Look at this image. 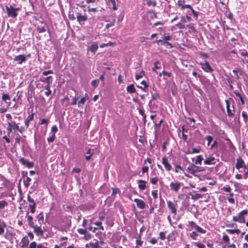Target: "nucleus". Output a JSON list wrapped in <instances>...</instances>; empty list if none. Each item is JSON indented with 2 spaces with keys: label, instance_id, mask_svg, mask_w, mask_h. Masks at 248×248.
<instances>
[{
  "label": "nucleus",
  "instance_id": "1",
  "mask_svg": "<svg viewBox=\"0 0 248 248\" xmlns=\"http://www.w3.org/2000/svg\"><path fill=\"white\" fill-rule=\"evenodd\" d=\"M28 225L33 230V232L37 236L43 237L45 230L44 228H42L41 225L38 224H34L33 222V218L31 216L29 215V213H27L26 215Z\"/></svg>",
  "mask_w": 248,
  "mask_h": 248
},
{
  "label": "nucleus",
  "instance_id": "2",
  "mask_svg": "<svg viewBox=\"0 0 248 248\" xmlns=\"http://www.w3.org/2000/svg\"><path fill=\"white\" fill-rule=\"evenodd\" d=\"M5 8L8 16L14 18H16L18 15L17 12L20 10V8H14L12 5H6Z\"/></svg>",
  "mask_w": 248,
  "mask_h": 248
},
{
  "label": "nucleus",
  "instance_id": "3",
  "mask_svg": "<svg viewBox=\"0 0 248 248\" xmlns=\"http://www.w3.org/2000/svg\"><path fill=\"white\" fill-rule=\"evenodd\" d=\"M248 215V210L247 209L243 210L239 213L238 216H233L232 217V220L240 223H245V217L247 216Z\"/></svg>",
  "mask_w": 248,
  "mask_h": 248
},
{
  "label": "nucleus",
  "instance_id": "4",
  "mask_svg": "<svg viewBox=\"0 0 248 248\" xmlns=\"http://www.w3.org/2000/svg\"><path fill=\"white\" fill-rule=\"evenodd\" d=\"M7 126L6 127V129L7 130V133L9 135L13 131L16 133L18 131L19 129V124H18L16 123L14 121H11L10 122H8L7 123Z\"/></svg>",
  "mask_w": 248,
  "mask_h": 248
},
{
  "label": "nucleus",
  "instance_id": "5",
  "mask_svg": "<svg viewBox=\"0 0 248 248\" xmlns=\"http://www.w3.org/2000/svg\"><path fill=\"white\" fill-rule=\"evenodd\" d=\"M187 171L191 174L195 175L197 172H200L204 170V168L196 166L194 164H190L187 168Z\"/></svg>",
  "mask_w": 248,
  "mask_h": 248
},
{
  "label": "nucleus",
  "instance_id": "6",
  "mask_svg": "<svg viewBox=\"0 0 248 248\" xmlns=\"http://www.w3.org/2000/svg\"><path fill=\"white\" fill-rule=\"evenodd\" d=\"M225 103L226 105L227 115L229 117H233L235 112V108L234 106L232 105V107H231L230 102L228 100H225Z\"/></svg>",
  "mask_w": 248,
  "mask_h": 248
},
{
  "label": "nucleus",
  "instance_id": "7",
  "mask_svg": "<svg viewBox=\"0 0 248 248\" xmlns=\"http://www.w3.org/2000/svg\"><path fill=\"white\" fill-rule=\"evenodd\" d=\"M167 204L168 207L170 210L171 213L176 215L177 214V203L176 202H172V201L169 200L167 201Z\"/></svg>",
  "mask_w": 248,
  "mask_h": 248
},
{
  "label": "nucleus",
  "instance_id": "8",
  "mask_svg": "<svg viewBox=\"0 0 248 248\" xmlns=\"http://www.w3.org/2000/svg\"><path fill=\"white\" fill-rule=\"evenodd\" d=\"M200 64L202 69L205 72L211 73L214 70L207 61H205L204 62H201Z\"/></svg>",
  "mask_w": 248,
  "mask_h": 248
},
{
  "label": "nucleus",
  "instance_id": "9",
  "mask_svg": "<svg viewBox=\"0 0 248 248\" xmlns=\"http://www.w3.org/2000/svg\"><path fill=\"white\" fill-rule=\"evenodd\" d=\"M14 61L16 62L17 64H22L27 61V57L25 55H19L15 57Z\"/></svg>",
  "mask_w": 248,
  "mask_h": 248
},
{
  "label": "nucleus",
  "instance_id": "10",
  "mask_svg": "<svg viewBox=\"0 0 248 248\" xmlns=\"http://www.w3.org/2000/svg\"><path fill=\"white\" fill-rule=\"evenodd\" d=\"M182 186L180 182H176L175 183L171 182L170 185V189L175 193H177Z\"/></svg>",
  "mask_w": 248,
  "mask_h": 248
},
{
  "label": "nucleus",
  "instance_id": "11",
  "mask_svg": "<svg viewBox=\"0 0 248 248\" xmlns=\"http://www.w3.org/2000/svg\"><path fill=\"white\" fill-rule=\"evenodd\" d=\"M22 175L23 178L24 179V180H23L24 185L25 187L28 188L30 185V183L31 181V178H30L29 177H28L27 176V171H22Z\"/></svg>",
  "mask_w": 248,
  "mask_h": 248
},
{
  "label": "nucleus",
  "instance_id": "12",
  "mask_svg": "<svg viewBox=\"0 0 248 248\" xmlns=\"http://www.w3.org/2000/svg\"><path fill=\"white\" fill-rule=\"evenodd\" d=\"M77 21L80 25L84 24L85 21L87 20V16L85 15H81L79 13H77Z\"/></svg>",
  "mask_w": 248,
  "mask_h": 248
},
{
  "label": "nucleus",
  "instance_id": "13",
  "mask_svg": "<svg viewBox=\"0 0 248 248\" xmlns=\"http://www.w3.org/2000/svg\"><path fill=\"white\" fill-rule=\"evenodd\" d=\"M35 113L31 111V114H30L27 118L25 120L24 124L26 128H28L30 125V123L31 121L34 119Z\"/></svg>",
  "mask_w": 248,
  "mask_h": 248
},
{
  "label": "nucleus",
  "instance_id": "14",
  "mask_svg": "<svg viewBox=\"0 0 248 248\" xmlns=\"http://www.w3.org/2000/svg\"><path fill=\"white\" fill-rule=\"evenodd\" d=\"M19 161L22 165L26 166L28 168H31L34 166L33 162L29 161L24 157H21Z\"/></svg>",
  "mask_w": 248,
  "mask_h": 248
},
{
  "label": "nucleus",
  "instance_id": "15",
  "mask_svg": "<svg viewBox=\"0 0 248 248\" xmlns=\"http://www.w3.org/2000/svg\"><path fill=\"white\" fill-rule=\"evenodd\" d=\"M134 201L136 203L137 207L140 209H143L145 208L146 204L143 200L136 198L134 200Z\"/></svg>",
  "mask_w": 248,
  "mask_h": 248
},
{
  "label": "nucleus",
  "instance_id": "16",
  "mask_svg": "<svg viewBox=\"0 0 248 248\" xmlns=\"http://www.w3.org/2000/svg\"><path fill=\"white\" fill-rule=\"evenodd\" d=\"M162 163L163 164L165 169L167 170L170 171V170H171V166L170 164L169 163L168 159L166 156L163 157L162 160Z\"/></svg>",
  "mask_w": 248,
  "mask_h": 248
},
{
  "label": "nucleus",
  "instance_id": "17",
  "mask_svg": "<svg viewBox=\"0 0 248 248\" xmlns=\"http://www.w3.org/2000/svg\"><path fill=\"white\" fill-rule=\"evenodd\" d=\"M245 163L244 160L241 157H239L236 159V163L235 164V168L237 170H239L241 168H242L243 166H244V164Z\"/></svg>",
  "mask_w": 248,
  "mask_h": 248
},
{
  "label": "nucleus",
  "instance_id": "18",
  "mask_svg": "<svg viewBox=\"0 0 248 248\" xmlns=\"http://www.w3.org/2000/svg\"><path fill=\"white\" fill-rule=\"evenodd\" d=\"M216 163V159L212 156L206 158L204 161V164L205 165H215Z\"/></svg>",
  "mask_w": 248,
  "mask_h": 248
},
{
  "label": "nucleus",
  "instance_id": "19",
  "mask_svg": "<svg viewBox=\"0 0 248 248\" xmlns=\"http://www.w3.org/2000/svg\"><path fill=\"white\" fill-rule=\"evenodd\" d=\"M104 243V242L103 241L96 240L95 242H90L89 245L91 246L92 248H102L100 246V244L102 245Z\"/></svg>",
  "mask_w": 248,
  "mask_h": 248
},
{
  "label": "nucleus",
  "instance_id": "20",
  "mask_svg": "<svg viewBox=\"0 0 248 248\" xmlns=\"http://www.w3.org/2000/svg\"><path fill=\"white\" fill-rule=\"evenodd\" d=\"M2 100L4 101L6 103L8 104L7 108H8L11 104L10 100L11 98L9 94L4 93L2 94L1 97Z\"/></svg>",
  "mask_w": 248,
  "mask_h": 248
},
{
  "label": "nucleus",
  "instance_id": "21",
  "mask_svg": "<svg viewBox=\"0 0 248 248\" xmlns=\"http://www.w3.org/2000/svg\"><path fill=\"white\" fill-rule=\"evenodd\" d=\"M137 183L138 184V187L140 190H143L146 189V181L142 180H139L137 181Z\"/></svg>",
  "mask_w": 248,
  "mask_h": 248
},
{
  "label": "nucleus",
  "instance_id": "22",
  "mask_svg": "<svg viewBox=\"0 0 248 248\" xmlns=\"http://www.w3.org/2000/svg\"><path fill=\"white\" fill-rule=\"evenodd\" d=\"M41 23L43 25L41 27L38 26L37 27V30L39 33H43L46 31L47 28V26L46 23L43 21H42Z\"/></svg>",
  "mask_w": 248,
  "mask_h": 248
},
{
  "label": "nucleus",
  "instance_id": "23",
  "mask_svg": "<svg viewBox=\"0 0 248 248\" xmlns=\"http://www.w3.org/2000/svg\"><path fill=\"white\" fill-rule=\"evenodd\" d=\"M29 243V240L27 236H24L21 241V246L22 248L27 247Z\"/></svg>",
  "mask_w": 248,
  "mask_h": 248
},
{
  "label": "nucleus",
  "instance_id": "24",
  "mask_svg": "<svg viewBox=\"0 0 248 248\" xmlns=\"http://www.w3.org/2000/svg\"><path fill=\"white\" fill-rule=\"evenodd\" d=\"M61 101L62 105L64 107H67L71 105L69 102V99L67 96L64 97L63 98L61 99Z\"/></svg>",
  "mask_w": 248,
  "mask_h": 248
},
{
  "label": "nucleus",
  "instance_id": "25",
  "mask_svg": "<svg viewBox=\"0 0 248 248\" xmlns=\"http://www.w3.org/2000/svg\"><path fill=\"white\" fill-rule=\"evenodd\" d=\"M86 154L88 155L85 156L86 160L87 161H89L91 159L93 155L94 154V152L93 151V150L90 148H88Z\"/></svg>",
  "mask_w": 248,
  "mask_h": 248
},
{
  "label": "nucleus",
  "instance_id": "26",
  "mask_svg": "<svg viewBox=\"0 0 248 248\" xmlns=\"http://www.w3.org/2000/svg\"><path fill=\"white\" fill-rule=\"evenodd\" d=\"M189 195L191 196V199L194 201H196L198 199L202 198L204 195L203 194L200 193H195L194 194H191L189 193Z\"/></svg>",
  "mask_w": 248,
  "mask_h": 248
},
{
  "label": "nucleus",
  "instance_id": "27",
  "mask_svg": "<svg viewBox=\"0 0 248 248\" xmlns=\"http://www.w3.org/2000/svg\"><path fill=\"white\" fill-rule=\"evenodd\" d=\"M232 72L234 73L235 76L236 77V78L238 79L239 78V76H242L243 74V72L242 70L237 68L236 69H234L232 71Z\"/></svg>",
  "mask_w": 248,
  "mask_h": 248
},
{
  "label": "nucleus",
  "instance_id": "28",
  "mask_svg": "<svg viewBox=\"0 0 248 248\" xmlns=\"http://www.w3.org/2000/svg\"><path fill=\"white\" fill-rule=\"evenodd\" d=\"M6 227L5 222L0 219V235L2 234L4 232V229Z\"/></svg>",
  "mask_w": 248,
  "mask_h": 248
},
{
  "label": "nucleus",
  "instance_id": "29",
  "mask_svg": "<svg viewBox=\"0 0 248 248\" xmlns=\"http://www.w3.org/2000/svg\"><path fill=\"white\" fill-rule=\"evenodd\" d=\"M126 91L128 93H135L136 92V89L134 87V84H132L128 85L126 87Z\"/></svg>",
  "mask_w": 248,
  "mask_h": 248
},
{
  "label": "nucleus",
  "instance_id": "30",
  "mask_svg": "<svg viewBox=\"0 0 248 248\" xmlns=\"http://www.w3.org/2000/svg\"><path fill=\"white\" fill-rule=\"evenodd\" d=\"M234 194L233 192H230L229 194V196L227 198V200L229 203L231 204L235 203V200L233 198Z\"/></svg>",
  "mask_w": 248,
  "mask_h": 248
},
{
  "label": "nucleus",
  "instance_id": "31",
  "mask_svg": "<svg viewBox=\"0 0 248 248\" xmlns=\"http://www.w3.org/2000/svg\"><path fill=\"white\" fill-rule=\"evenodd\" d=\"M36 218L38 221L39 224H41V223H44V214L43 212H41L37 217Z\"/></svg>",
  "mask_w": 248,
  "mask_h": 248
},
{
  "label": "nucleus",
  "instance_id": "32",
  "mask_svg": "<svg viewBox=\"0 0 248 248\" xmlns=\"http://www.w3.org/2000/svg\"><path fill=\"white\" fill-rule=\"evenodd\" d=\"M98 48V45L96 43H94L92 44L89 47V50L93 53H95V51L97 50Z\"/></svg>",
  "mask_w": 248,
  "mask_h": 248
},
{
  "label": "nucleus",
  "instance_id": "33",
  "mask_svg": "<svg viewBox=\"0 0 248 248\" xmlns=\"http://www.w3.org/2000/svg\"><path fill=\"white\" fill-rule=\"evenodd\" d=\"M44 89L46 90L45 92V94L46 96H49L51 94V90L50 89V85H46L44 86Z\"/></svg>",
  "mask_w": 248,
  "mask_h": 248
},
{
  "label": "nucleus",
  "instance_id": "34",
  "mask_svg": "<svg viewBox=\"0 0 248 248\" xmlns=\"http://www.w3.org/2000/svg\"><path fill=\"white\" fill-rule=\"evenodd\" d=\"M136 244L138 246H142L143 242L141 240V233L136 237Z\"/></svg>",
  "mask_w": 248,
  "mask_h": 248
},
{
  "label": "nucleus",
  "instance_id": "35",
  "mask_svg": "<svg viewBox=\"0 0 248 248\" xmlns=\"http://www.w3.org/2000/svg\"><path fill=\"white\" fill-rule=\"evenodd\" d=\"M8 205V202L5 200L0 201V210L3 209Z\"/></svg>",
  "mask_w": 248,
  "mask_h": 248
},
{
  "label": "nucleus",
  "instance_id": "36",
  "mask_svg": "<svg viewBox=\"0 0 248 248\" xmlns=\"http://www.w3.org/2000/svg\"><path fill=\"white\" fill-rule=\"evenodd\" d=\"M226 231L228 233L231 234L234 233L239 234L240 232V230L238 229H235L233 230L227 229L226 230Z\"/></svg>",
  "mask_w": 248,
  "mask_h": 248
},
{
  "label": "nucleus",
  "instance_id": "37",
  "mask_svg": "<svg viewBox=\"0 0 248 248\" xmlns=\"http://www.w3.org/2000/svg\"><path fill=\"white\" fill-rule=\"evenodd\" d=\"M203 160V158L202 155H198L197 156V159L195 162V164L201 165L202 161Z\"/></svg>",
  "mask_w": 248,
  "mask_h": 248
},
{
  "label": "nucleus",
  "instance_id": "38",
  "mask_svg": "<svg viewBox=\"0 0 248 248\" xmlns=\"http://www.w3.org/2000/svg\"><path fill=\"white\" fill-rule=\"evenodd\" d=\"M52 77L50 76L45 78V80H42V81H46L47 83L46 85H50L52 83Z\"/></svg>",
  "mask_w": 248,
  "mask_h": 248
},
{
  "label": "nucleus",
  "instance_id": "39",
  "mask_svg": "<svg viewBox=\"0 0 248 248\" xmlns=\"http://www.w3.org/2000/svg\"><path fill=\"white\" fill-rule=\"evenodd\" d=\"M145 73L143 70L141 71L139 74L135 75V78L137 80L142 78L144 76Z\"/></svg>",
  "mask_w": 248,
  "mask_h": 248
},
{
  "label": "nucleus",
  "instance_id": "40",
  "mask_svg": "<svg viewBox=\"0 0 248 248\" xmlns=\"http://www.w3.org/2000/svg\"><path fill=\"white\" fill-rule=\"evenodd\" d=\"M94 224L98 227L97 228H94L95 230L98 229H100L101 230L104 231V229L103 226L102 225V222H100V221H96V222L94 223Z\"/></svg>",
  "mask_w": 248,
  "mask_h": 248
},
{
  "label": "nucleus",
  "instance_id": "41",
  "mask_svg": "<svg viewBox=\"0 0 248 248\" xmlns=\"http://www.w3.org/2000/svg\"><path fill=\"white\" fill-rule=\"evenodd\" d=\"M29 206L30 208L31 213V214H34L35 212L36 203H33V204H30Z\"/></svg>",
  "mask_w": 248,
  "mask_h": 248
},
{
  "label": "nucleus",
  "instance_id": "42",
  "mask_svg": "<svg viewBox=\"0 0 248 248\" xmlns=\"http://www.w3.org/2000/svg\"><path fill=\"white\" fill-rule=\"evenodd\" d=\"M160 63L158 61L154 62V67L152 68V71L156 72V69L160 68Z\"/></svg>",
  "mask_w": 248,
  "mask_h": 248
},
{
  "label": "nucleus",
  "instance_id": "43",
  "mask_svg": "<svg viewBox=\"0 0 248 248\" xmlns=\"http://www.w3.org/2000/svg\"><path fill=\"white\" fill-rule=\"evenodd\" d=\"M195 230L199 232L202 233H205L206 232V231L205 230H204L201 227H200L198 225H197Z\"/></svg>",
  "mask_w": 248,
  "mask_h": 248
},
{
  "label": "nucleus",
  "instance_id": "44",
  "mask_svg": "<svg viewBox=\"0 0 248 248\" xmlns=\"http://www.w3.org/2000/svg\"><path fill=\"white\" fill-rule=\"evenodd\" d=\"M15 145L16 144H17L18 145H20V141H21V137L18 134H16V137L15 139Z\"/></svg>",
  "mask_w": 248,
  "mask_h": 248
},
{
  "label": "nucleus",
  "instance_id": "45",
  "mask_svg": "<svg viewBox=\"0 0 248 248\" xmlns=\"http://www.w3.org/2000/svg\"><path fill=\"white\" fill-rule=\"evenodd\" d=\"M99 82V79H94L91 82V85L94 88H96L98 85Z\"/></svg>",
  "mask_w": 248,
  "mask_h": 248
},
{
  "label": "nucleus",
  "instance_id": "46",
  "mask_svg": "<svg viewBox=\"0 0 248 248\" xmlns=\"http://www.w3.org/2000/svg\"><path fill=\"white\" fill-rule=\"evenodd\" d=\"M221 190L225 192L230 193L231 191L232 188L229 186H223L221 188Z\"/></svg>",
  "mask_w": 248,
  "mask_h": 248
},
{
  "label": "nucleus",
  "instance_id": "47",
  "mask_svg": "<svg viewBox=\"0 0 248 248\" xmlns=\"http://www.w3.org/2000/svg\"><path fill=\"white\" fill-rule=\"evenodd\" d=\"M198 234L197 233L195 232H192L190 234V237L193 239V240H197V236Z\"/></svg>",
  "mask_w": 248,
  "mask_h": 248
},
{
  "label": "nucleus",
  "instance_id": "48",
  "mask_svg": "<svg viewBox=\"0 0 248 248\" xmlns=\"http://www.w3.org/2000/svg\"><path fill=\"white\" fill-rule=\"evenodd\" d=\"M158 180V178L157 177H155L153 178H151L150 179V183L153 185H155L157 184Z\"/></svg>",
  "mask_w": 248,
  "mask_h": 248
},
{
  "label": "nucleus",
  "instance_id": "49",
  "mask_svg": "<svg viewBox=\"0 0 248 248\" xmlns=\"http://www.w3.org/2000/svg\"><path fill=\"white\" fill-rule=\"evenodd\" d=\"M85 100L84 98H81V99L78 102V107H82L84 105Z\"/></svg>",
  "mask_w": 248,
  "mask_h": 248
},
{
  "label": "nucleus",
  "instance_id": "50",
  "mask_svg": "<svg viewBox=\"0 0 248 248\" xmlns=\"http://www.w3.org/2000/svg\"><path fill=\"white\" fill-rule=\"evenodd\" d=\"M56 139V136L55 134H52L49 138H47V140L49 142H53Z\"/></svg>",
  "mask_w": 248,
  "mask_h": 248
},
{
  "label": "nucleus",
  "instance_id": "51",
  "mask_svg": "<svg viewBox=\"0 0 248 248\" xmlns=\"http://www.w3.org/2000/svg\"><path fill=\"white\" fill-rule=\"evenodd\" d=\"M147 4L148 6L152 5L153 7H155L156 5V2L155 1H153L151 0H149L147 2Z\"/></svg>",
  "mask_w": 248,
  "mask_h": 248
},
{
  "label": "nucleus",
  "instance_id": "52",
  "mask_svg": "<svg viewBox=\"0 0 248 248\" xmlns=\"http://www.w3.org/2000/svg\"><path fill=\"white\" fill-rule=\"evenodd\" d=\"M37 246L36 242L35 241H32L30 244L29 247L27 248H37Z\"/></svg>",
  "mask_w": 248,
  "mask_h": 248
},
{
  "label": "nucleus",
  "instance_id": "53",
  "mask_svg": "<svg viewBox=\"0 0 248 248\" xmlns=\"http://www.w3.org/2000/svg\"><path fill=\"white\" fill-rule=\"evenodd\" d=\"M242 117L244 119V121L246 122L248 120V114L245 111H243L242 113Z\"/></svg>",
  "mask_w": 248,
  "mask_h": 248
},
{
  "label": "nucleus",
  "instance_id": "54",
  "mask_svg": "<svg viewBox=\"0 0 248 248\" xmlns=\"http://www.w3.org/2000/svg\"><path fill=\"white\" fill-rule=\"evenodd\" d=\"M47 244L46 243H39L38 244H37V248H48L46 247Z\"/></svg>",
  "mask_w": 248,
  "mask_h": 248
},
{
  "label": "nucleus",
  "instance_id": "55",
  "mask_svg": "<svg viewBox=\"0 0 248 248\" xmlns=\"http://www.w3.org/2000/svg\"><path fill=\"white\" fill-rule=\"evenodd\" d=\"M176 26L179 29H184L186 28V26L185 24L182 23V22H178L177 24H176Z\"/></svg>",
  "mask_w": 248,
  "mask_h": 248
},
{
  "label": "nucleus",
  "instance_id": "56",
  "mask_svg": "<svg viewBox=\"0 0 248 248\" xmlns=\"http://www.w3.org/2000/svg\"><path fill=\"white\" fill-rule=\"evenodd\" d=\"M185 0H178L177 2V5L180 7L181 9L185 3Z\"/></svg>",
  "mask_w": 248,
  "mask_h": 248
},
{
  "label": "nucleus",
  "instance_id": "57",
  "mask_svg": "<svg viewBox=\"0 0 248 248\" xmlns=\"http://www.w3.org/2000/svg\"><path fill=\"white\" fill-rule=\"evenodd\" d=\"M115 22V19H113L112 21H111L109 23H108L106 25V28L108 29L109 27L113 26L114 25Z\"/></svg>",
  "mask_w": 248,
  "mask_h": 248
},
{
  "label": "nucleus",
  "instance_id": "58",
  "mask_svg": "<svg viewBox=\"0 0 248 248\" xmlns=\"http://www.w3.org/2000/svg\"><path fill=\"white\" fill-rule=\"evenodd\" d=\"M194 245L198 248H204L205 247V246L203 244L200 242H195Z\"/></svg>",
  "mask_w": 248,
  "mask_h": 248
},
{
  "label": "nucleus",
  "instance_id": "59",
  "mask_svg": "<svg viewBox=\"0 0 248 248\" xmlns=\"http://www.w3.org/2000/svg\"><path fill=\"white\" fill-rule=\"evenodd\" d=\"M205 139L208 141V143H207L208 145H209L211 143V142H212V141L213 140V137L210 135L206 136Z\"/></svg>",
  "mask_w": 248,
  "mask_h": 248
},
{
  "label": "nucleus",
  "instance_id": "60",
  "mask_svg": "<svg viewBox=\"0 0 248 248\" xmlns=\"http://www.w3.org/2000/svg\"><path fill=\"white\" fill-rule=\"evenodd\" d=\"M175 172L176 173H178L179 172V170L184 171L183 168L180 165H175Z\"/></svg>",
  "mask_w": 248,
  "mask_h": 248
},
{
  "label": "nucleus",
  "instance_id": "61",
  "mask_svg": "<svg viewBox=\"0 0 248 248\" xmlns=\"http://www.w3.org/2000/svg\"><path fill=\"white\" fill-rule=\"evenodd\" d=\"M159 238L160 239L162 240H164L166 238V234L165 233L163 232H161L159 233Z\"/></svg>",
  "mask_w": 248,
  "mask_h": 248
},
{
  "label": "nucleus",
  "instance_id": "62",
  "mask_svg": "<svg viewBox=\"0 0 248 248\" xmlns=\"http://www.w3.org/2000/svg\"><path fill=\"white\" fill-rule=\"evenodd\" d=\"M51 132L53 133V134H55L58 131V127L56 125H53L51 129Z\"/></svg>",
  "mask_w": 248,
  "mask_h": 248
},
{
  "label": "nucleus",
  "instance_id": "63",
  "mask_svg": "<svg viewBox=\"0 0 248 248\" xmlns=\"http://www.w3.org/2000/svg\"><path fill=\"white\" fill-rule=\"evenodd\" d=\"M66 245H67V242L65 241L63 243H61L59 245H55V246H57V247H58L59 248H66Z\"/></svg>",
  "mask_w": 248,
  "mask_h": 248
},
{
  "label": "nucleus",
  "instance_id": "64",
  "mask_svg": "<svg viewBox=\"0 0 248 248\" xmlns=\"http://www.w3.org/2000/svg\"><path fill=\"white\" fill-rule=\"evenodd\" d=\"M222 240L224 242L227 243L229 241L230 238L227 235L225 234L222 237Z\"/></svg>",
  "mask_w": 248,
  "mask_h": 248
}]
</instances>
